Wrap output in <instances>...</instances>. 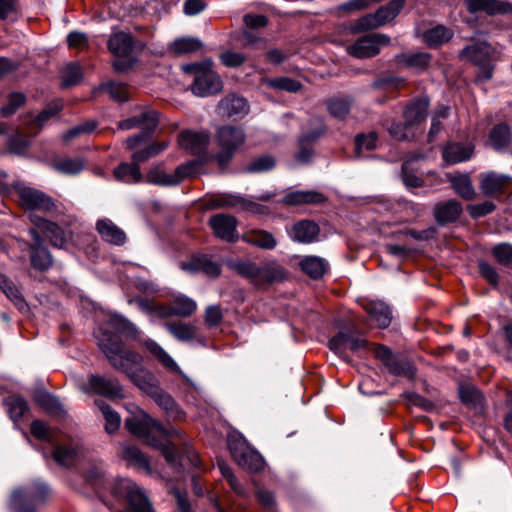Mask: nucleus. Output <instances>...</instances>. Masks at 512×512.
I'll use <instances>...</instances> for the list:
<instances>
[{"label":"nucleus","instance_id":"f257e3e1","mask_svg":"<svg viewBox=\"0 0 512 512\" xmlns=\"http://www.w3.org/2000/svg\"><path fill=\"white\" fill-rule=\"evenodd\" d=\"M125 427L131 434L159 449L173 468L179 470L184 466V462H188L193 467L199 466V456L192 446L183 443L181 447H176L169 440L172 435L180 436L178 430L168 431L162 424L145 413H142L140 417L125 419Z\"/></svg>","mask_w":512,"mask_h":512},{"label":"nucleus","instance_id":"f03ea898","mask_svg":"<svg viewBox=\"0 0 512 512\" xmlns=\"http://www.w3.org/2000/svg\"><path fill=\"white\" fill-rule=\"evenodd\" d=\"M96 338L98 347L114 369L125 374L135 386L148 396L158 391L160 387L158 379L143 367L141 356L126 349L116 334L100 329Z\"/></svg>","mask_w":512,"mask_h":512},{"label":"nucleus","instance_id":"7ed1b4c3","mask_svg":"<svg viewBox=\"0 0 512 512\" xmlns=\"http://www.w3.org/2000/svg\"><path fill=\"white\" fill-rule=\"evenodd\" d=\"M30 432L35 438L53 446V459L61 466L71 467L85 455V447L79 438H60L41 420L37 419L31 423Z\"/></svg>","mask_w":512,"mask_h":512},{"label":"nucleus","instance_id":"20e7f679","mask_svg":"<svg viewBox=\"0 0 512 512\" xmlns=\"http://www.w3.org/2000/svg\"><path fill=\"white\" fill-rule=\"evenodd\" d=\"M213 62L209 59L201 62L185 64L182 71L194 77L191 91L198 97H207L222 90V81L213 70Z\"/></svg>","mask_w":512,"mask_h":512},{"label":"nucleus","instance_id":"39448f33","mask_svg":"<svg viewBox=\"0 0 512 512\" xmlns=\"http://www.w3.org/2000/svg\"><path fill=\"white\" fill-rule=\"evenodd\" d=\"M430 100L427 96H421L411 100L403 109V123H393L389 127V133L399 141L410 140L414 137L411 130L421 124L428 115Z\"/></svg>","mask_w":512,"mask_h":512},{"label":"nucleus","instance_id":"423d86ee","mask_svg":"<svg viewBox=\"0 0 512 512\" xmlns=\"http://www.w3.org/2000/svg\"><path fill=\"white\" fill-rule=\"evenodd\" d=\"M246 133L240 126L223 125L215 133V142L220 151L214 155L219 167H226L237 150L245 143Z\"/></svg>","mask_w":512,"mask_h":512},{"label":"nucleus","instance_id":"0eeeda50","mask_svg":"<svg viewBox=\"0 0 512 512\" xmlns=\"http://www.w3.org/2000/svg\"><path fill=\"white\" fill-rule=\"evenodd\" d=\"M49 495V487L37 480L25 488L13 491L10 506L15 512H36L35 505L43 502Z\"/></svg>","mask_w":512,"mask_h":512},{"label":"nucleus","instance_id":"6e6552de","mask_svg":"<svg viewBox=\"0 0 512 512\" xmlns=\"http://www.w3.org/2000/svg\"><path fill=\"white\" fill-rule=\"evenodd\" d=\"M111 493L117 499L125 500L131 512H153L146 494L131 479H117L112 486Z\"/></svg>","mask_w":512,"mask_h":512},{"label":"nucleus","instance_id":"1a4fd4ad","mask_svg":"<svg viewBox=\"0 0 512 512\" xmlns=\"http://www.w3.org/2000/svg\"><path fill=\"white\" fill-rule=\"evenodd\" d=\"M460 56L479 68V79L484 81L491 79L493 63L497 58L496 52L490 44L486 42L474 43L465 47L461 51Z\"/></svg>","mask_w":512,"mask_h":512},{"label":"nucleus","instance_id":"9d476101","mask_svg":"<svg viewBox=\"0 0 512 512\" xmlns=\"http://www.w3.org/2000/svg\"><path fill=\"white\" fill-rule=\"evenodd\" d=\"M228 447L235 462L243 469L257 472L264 468V459L247 441L239 436L228 440Z\"/></svg>","mask_w":512,"mask_h":512},{"label":"nucleus","instance_id":"9b49d317","mask_svg":"<svg viewBox=\"0 0 512 512\" xmlns=\"http://www.w3.org/2000/svg\"><path fill=\"white\" fill-rule=\"evenodd\" d=\"M373 352L375 357L384 365L389 373L409 379L414 378L416 368L404 355L393 353L384 345L374 346Z\"/></svg>","mask_w":512,"mask_h":512},{"label":"nucleus","instance_id":"f8f14e48","mask_svg":"<svg viewBox=\"0 0 512 512\" xmlns=\"http://www.w3.org/2000/svg\"><path fill=\"white\" fill-rule=\"evenodd\" d=\"M79 387L84 393L97 394L109 399L124 397L123 387L115 377L92 374L87 382L80 383Z\"/></svg>","mask_w":512,"mask_h":512},{"label":"nucleus","instance_id":"ddd939ff","mask_svg":"<svg viewBox=\"0 0 512 512\" xmlns=\"http://www.w3.org/2000/svg\"><path fill=\"white\" fill-rule=\"evenodd\" d=\"M195 163L188 162L179 165L174 173L168 174L163 170L162 164L153 165L146 174V182L157 186H176L186 177L194 173Z\"/></svg>","mask_w":512,"mask_h":512},{"label":"nucleus","instance_id":"4468645a","mask_svg":"<svg viewBox=\"0 0 512 512\" xmlns=\"http://www.w3.org/2000/svg\"><path fill=\"white\" fill-rule=\"evenodd\" d=\"M15 193L21 206L27 210L53 212L56 209V205L52 198L35 188L28 187L23 184H16Z\"/></svg>","mask_w":512,"mask_h":512},{"label":"nucleus","instance_id":"2eb2a0df","mask_svg":"<svg viewBox=\"0 0 512 512\" xmlns=\"http://www.w3.org/2000/svg\"><path fill=\"white\" fill-rule=\"evenodd\" d=\"M209 140V135L205 132L187 130L180 134L178 143L181 148L197 156L200 162H207L214 159L215 155L208 152Z\"/></svg>","mask_w":512,"mask_h":512},{"label":"nucleus","instance_id":"dca6fc26","mask_svg":"<svg viewBox=\"0 0 512 512\" xmlns=\"http://www.w3.org/2000/svg\"><path fill=\"white\" fill-rule=\"evenodd\" d=\"M29 234L33 243L20 242V248L30 250V262L33 268L39 271H45L52 266V256L42 244V239L35 229H30Z\"/></svg>","mask_w":512,"mask_h":512},{"label":"nucleus","instance_id":"f3484780","mask_svg":"<svg viewBox=\"0 0 512 512\" xmlns=\"http://www.w3.org/2000/svg\"><path fill=\"white\" fill-rule=\"evenodd\" d=\"M208 224L211 227L214 235L226 242H236L238 240L237 232V219L229 214L218 213L212 215Z\"/></svg>","mask_w":512,"mask_h":512},{"label":"nucleus","instance_id":"a211bd4d","mask_svg":"<svg viewBox=\"0 0 512 512\" xmlns=\"http://www.w3.org/2000/svg\"><path fill=\"white\" fill-rule=\"evenodd\" d=\"M390 37L386 34L372 33L358 38L354 42V57L369 58L380 52L381 46H386Z\"/></svg>","mask_w":512,"mask_h":512},{"label":"nucleus","instance_id":"6ab92c4d","mask_svg":"<svg viewBox=\"0 0 512 512\" xmlns=\"http://www.w3.org/2000/svg\"><path fill=\"white\" fill-rule=\"evenodd\" d=\"M372 323L379 328H387L392 321L391 308L380 300H363L359 302Z\"/></svg>","mask_w":512,"mask_h":512},{"label":"nucleus","instance_id":"aec40b11","mask_svg":"<svg viewBox=\"0 0 512 512\" xmlns=\"http://www.w3.org/2000/svg\"><path fill=\"white\" fill-rule=\"evenodd\" d=\"M181 268L190 273L202 272L211 278H216L221 274V265L207 254L193 256L189 262H183Z\"/></svg>","mask_w":512,"mask_h":512},{"label":"nucleus","instance_id":"412c9836","mask_svg":"<svg viewBox=\"0 0 512 512\" xmlns=\"http://www.w3.org/2000/svg\"><path fill=\"white\" fill-rule=\"evenodd\" d=\"M327 200V196L317 190H294L287 192L279 202L286 206H300L320 205Z\"/></svg>","mask_w":512,"mask_h":512},{"label":"nucleus","instance_id":"4be33fe9","mask_svg":"<svg viewBox=\"0 0 512 512\" xmlns=\"http://www.w3.org/2000/svg\"><path fill=\"white\" fill-rule=\"evenodd\" d=\"M217 109L223 117L243 118L249 112V104L245 98L230 94L219 102Z\"/></svg>","mask_w":512,"mask_h":512},{"label":"nucleus","instance_id":"5701e85b","mask_svg":"<svg viewBox=\"0 0 512 512\" xmlns=\"http://www.w3.org/2000/svg\"><path fill=\"white\" fill-rule=\"evenodd\" d=\"M159 115L155 110H143L139 115L129 117L118 123L121 130L141 128L142 130L153 131L158 124Z\"/></svg>","mask_w":512,"mask_h":512},{"label":"nucleus","instance_id":"b1692460","mask_svg":"<svg viewBox=\"0 0 512 512\" xmlns=\"http://www.w3.org/2000/svg\"><path fill=\"white\" fill-rule=\"evenodd\" d=\"M462 211V204L454 199L438 202L433 208L435 221L441 226L455 222Z\"/></svg>","mask_w":512,"mask_h":512},{"label":"nucleus","instance_id":"393cba45","mask_svg":"<svg viewBox=\"0 0 512 512\" xmlns=\"http://www.w3.org/2000/svg\"><path fill=\"white\" fill-rule=\"evenodd\" d=\"M511 181V176L491 171L481 175L480 188L485 195L495 196L503 193Z\"/></svg>","mask_w":512,"mask_h":512},{"label":"nucleus","instance_id":"a878e982","mask_svg":"<svg viewBox=\"0 0 512 512\" xmlns=\"http://www.w3.org/2000/svg\"><path fill=\"white\" fill-rule=\"evenodd\" d=\"M288 271L276 260H266L261 264L259 287L280 283L287 279Z\"/></svg>","mask_w":512,"mask_h":512},{"label":"nucleus","instance_id":"bb28decb","mask_svg":"<svg viewBox=\"0 0 512 512\" xmlns=\"http://www.w3.org/2000/svg\"><path fill=\"white\" fill-rule=\"evenodd\" d=\"M227 266L241 277L247 279L255 287H259L261 265L250 259H238L227 262Z\"/></svg>","mask_w":512,"mask_h":512},{"label":"nucleus","instance_id":"cd10ccee","mask_svg":"<svg viewBox=\"0 0 512 512\" xmlns=\"http://www.w3.org/2000/svg\"><path fill=\"white\" fill-rule=\"evenodd\" d=\"M96 230L105 242L117 246L126 242L125 232L108 218L99 219L96 223Z\"/></svg>","mask_w":512,"mask_h":512},{"label":"nucleus","instance_id":"c85d7f7f","mask_svg":"<svg viewBox=\"0 0 512 512\" xmlns=\"http://www.w3.org/2000/svg\"><path fill=\"white\" fill-rule=\"evenodd\" d=\"M329 348L344 361H350L352 352V331L349 328L339 331L329 340Z\"/></svg>","mask_w":512,"mask_h":512},{"label":"nucleus","instance_id":"c756f323","mask_svg":"<svg viewBox=\"0 0 512 512\" xmlns=\"http://www.w3.org/2000/svg\"><path fill=\"white\" fill-rule=\"evenodd\" d=\"M37 232L39 231L46 236L52 245L62 247L66 241L64 230L56 223L48 221L44 218H36L34 220Z\"/></svg>","mask_w":512,"mask_h":512},{"label":"nucleus","instance_id":"7c9ffc66","mask_svg":"<svg viewBox=\"0 0 512 512\" xmlns=\"http://www.w3.org/2000/svg\"><path fill=\"white\" fill-rule=\"evenodd\" d=\"M470 12L484 11L489 15L504 14L512 11V5L496 0H465Z\"/></svg>","mask_w":512,"mask_h":512},{"label":"nucleus","instance_id":"2f4dec72","mask_svg":"<svg viewBox=\"0 0 512 512\" xmlns=\"http://www.w3.org/2000/svg\"><path fill=\"white\" fill-rule=\"evenodd\" d=\"M319 234L318 225L310 220H301L295 223L290 231L291 238L301 243L313 242Z\"/></svg>","mask_w":512,"mask_h":512},{"label":"nucleus","instance_id":"473e14b6","mask_svg":"<svg viewBox=\"0 0 512 512\" xmlns=\"http://www.w3.org/2000/svg\"><path fill=\"white\" fill-rule=\"evenodd\" d=\"M242 240L264 250H272L277 246V240L273 234L261 229H251L246 231L242 235Z\"/></svg>","mask_w":512,"mask_h":512},{"label":"nucleus","instance_id":"72a5a7b5","mask_svg":"<svg viewBox=\"0 0 512 512\" xmlns=\"http://www.w3.org/2000/svg\"><path fill=\"white\" fill-rule=\"evenodd\" d=\"M108 49L117 57L128 56L133 50V38L129 33H113L108 40Z\"/></svg>","mask_w":512,"mask_h":512},{"label":"nucleus","instance_id":"f704fd0d","mask_svg":"<svg viewBox=\"0 0 512 512\" xmlns=\"http://www.w3.org/2000/svg\"><path fill=\"white\" fill-rule=\"evenodd\" d=\"M114 177L127 184L140 183L143 180V175L140 171V166L135 162L121 163L113 171Z\"/></svg>","mask_w":512,"mask_h":512},{"label":"nucleus","instance_id":"c9c22d12","mask_svg":"<svg viewBox=\"0 0 512 512\" xmlns=\"http://www.w3.org/2000/svg\"><path fill=\"white\" fill-rule=\"evenodd\" d=\"M301 270L312 279H320L326 273L328 262L318 256H306L300 263Z\"/></svg>","mask_w":512,"mask_h":512},{"label":"nucleus","instance_id":"e433bc0d","mask_svg":"<svg viewBox=\"0 0 512 512\" xmlns=\"http://www.w3.org/2000/svg\"><path fill=\"white\" fill-rule=\"evenodd\" d=\"M472 153L473 147L470 145L451 143L443 149L442 156L447 164H456L469 160Z\"/></svg>","mask_w":512,"mask_h":512},{"label":"nucleus","instance_id":"4c0bfd02","mask_svg":"<svg viewBox=\"0 0 512 512\" xmlns=\"http://www.w3.org/2000/svg\"><path fill=\"white\" fill-rule=\"evenodd\" d=\"M142 344L165 368L180 372V368L174 359L156 341L148 338L143 340Z\"/></svg>","mask_w":512,"mask_h":512},{"label":"nucleus","instance_id":"58836bf2","mask_svg":"<svg viewBox=\"0 0 512 512\" xmlns=\"http://www.w3.org/2000/svg\"><path fill=\"white\" fill-rule=\"evenodd\" d=\"M85 163L81 157H63L55 159L51 167L58 173L65 175H77L84 169Z\"/></svg>","mask_w":512,"mask_h":512},{"label":"nucleus","instance_id":"ea45409f","mask_svg":"<svg viewBox=\"0 0 512 512\" xmlns=\"http://www.w3.org/2000/svg\"><path fill=\"white\" fill-rule=\"evenodd\" d=\"M398 64L415 70H424L430 62L431 56L425 52L401 53L396 56Z\"/></svg>","mask_w":512,"mask_h":512},{"label":"nucleus","instance_id":"a19ab883","mask_svg":"<svg viewBox=\"0 0 512 512\" xmlns=\"http://www.w3.org/2000/svg\"><path fill=\"white\" fill-rule=\"evenodd\" d=\"M165 328L174 338L181 342L192 341L197 332L195 325L181 321L167 322L165 323Z\"/></svg>","mask_w":512,"mask_h":512},{"label":"nucleus","instance_id":"79ce46f5","mask_svg":"<svg viewBox=\"0 0 512 512\" xmlns=\"http://www.w3.org/2000/svg\"><path fill=\"white\" fill-rule=\"evenodd\" d=\"M35 400L48 414L52 416L63 417L66 414V411L59 399L47 392L39 393Z\"/></svg>","mask_w":512,"mask_h":512},{"label":"nucleus","instance_id":"37998d69","mask_svg":"<svg viewBox=\"0 0 512 512\" xmlns=\"http://www.w3.org/2000/svg\"><path fill=\"white\" fill-rule=\"evenodd\" d=\"M5 406L14 423L21 420L29 410L27 401L20 395H11L7 397L5 399Z\"/></svg>","mask_w":512,"mask_h":512},{"label":"nucleus","instance_id":"c03bdc74","mask_svg":"<svg viewBox=\"0 0 512 512\" xmlns=\"http://www.w3.org/2000/svg\"><path fill=\"white\" fill-rule=\"evenodd\" d=\"M452 37V32L443 25H437L428 29L424 35V42L430 46L435 47L449 41Z\"/></svg>","mask_w":512,"mask_h":512},{"label":"nucleus","instance_id":"a18cd8bd","mask_svg":"<svg viewBox=\"0 0 512 512\" xmlns=\"http://www.w3.org/2000/svg\"><path fill=\"white\" fill-rule=\"evenodd\" d=\"M96 404L99 410L102 412L103 418L105 420V430L107 433L112 434L116 432L121 424L120 415L113 410L110 405L106 404L102 400L96 401Z\"/></svg>","mask_w":512,"mask_h":512},{"label":"nucleus","instance_id":"49530a36","mask_svg":"<svg viewBox=\"0 0 512 512\" xmlns=\"http://www.w3.org/2000/svg\"><path fill=\"white\" fill-rule=\"evenodd\" d=\"M0 289L4 292V294L14 302V304L18 307L19 310H24L26 308V303L21 296V293L17 286L4 274L0 272Z\"/></svg>","mask_w":512,"mask_h":512},{"label":"nucleus","instance_id":"de8ad7c7","mask_svg":"<svg viewBox=\"0 0 512 512\" xmlns=\"http://www.w3.org/2000/svg\"><path fill=\"white\" fill-rule=\"evenodd\" d=\"M121 457L144 470H149V460L144 453L137 447L131 445H124L121 447Z\"/></svg>","mask_w":512,"mask_h":512},{"label":"nucleus","instance_id":"09e8293b","mask_svg":"<svg viewBox=\"0 0 512 512\" xmlns=\"http://www.w3.org/2000/svg\"><path fill=\"white\" fill-rule=\"evenodd\" d=\"M172 313L175 316L180 317H189L191 316L197 309L196 302L184 295H180L175 297L172 302Z\"/></svg>","mask_w":512,"mask_h":512},{"label":"nucleus","instance_id":"8fccbe9b","mask_svg":"<svg viewBox=\"0 0 512 512\" xmlns=\"http://www.w3.org/2000/svg\"><path fill=\"white\" fill-rule=\"evenodd\" d=\"M451 186L455 193L465 200H472L475 196V190L470 178L467 175H460L451 178Z\"/></svg>","mask_w":512,"mask_h":512},{"label":"nucleus","instance_id":"3c124183","mask_svg":"<svg viewBox=\"0 0 512 512\" xmlns=\"http://www.w3.org/2000/svg\"><path fill=\"white\" fill-rule=\"evenodd\" d=\"M150 397L167 413V415L178 417L179 408L177 404L168 393L161 389V387H159L158 391H155Z\"/></svg>","mask_w":512,"mask_h":512},{"label":"nucleus","instance_id":"603ef678","mask_svg":"<svg viewBox=\"0 0 512 512\" xmlns=\"http://www.w3.org/2000/svg\"><path fill=\"white\" fill-rule=\"evenodd\" d=\"M404 4L405 0H392L386 6L380 7L375 13L381 26L395 19Z\"/></svg>","mask_w":512,"mask_h":512},{"label":"nucleus","instance_id":"864d4df0","mask_svg":"<svg viewBox=\"0 0 512 512\" xmlns=\"http://www.w3.org/2000/svg\"><path fill=\"white\" fill-rule=\"evenodd\" d=\"M168 146L169 143L166 141L160 143H153L144 149L135 151L132 154L131 159L140 166L141 163L148 161L152 157H155L162 151L166 150Z\"/></svg>","mask_w":512,"mask_h":512},{"label":"nucleus","instance_id":"5fc2aeb1","mask_svg":"<svg viewBox=\"0 0 512 512\" xmlns=\"http://www.w3.org/2000/svg\"><path fill=\"white\" fill-rule=\"evenodd\" d=\"M202 47V43L197 38H179L170 45V51L175 55L193 53Z\"/></svg>","mask_w":512,"mask_h":512},{"label":"nucleus","instance_id":"6e6d98bb","mask_svg":"<svg viewBox=\"0 0 512 512\" xmlns=\"http://www.w3.org/2000/svg\"><path fill=\"white\" fill-rule=\"evenodd\" d=\"M511 138L507 125L499 124L495 126L489 135V142L495 150H501L507 146Z\"/></svg>","mask_w":512,"mask_h":512},{"label":"nucleus","instance_id":"4d7b16f0","mask_svg":"<svg viewBox=\"0 0 512 512\" xmlns=\"http://www.w3.org/2000/svg\"><path fill=\"white\" fill-rule=\"evenodd\" d=\"M264 83L275 90L287 91L290 93H296L302 88V84L299 81L289 77L268 78Z\"/></svg>","mask_w":512,"mask_h":512},{"label":"nucleus","instance_id":"13d9d810","mask_svg":"<svg viewBox=\"0 0 512 512\" xmlns=\"http://www.w3.org/2000/svg\"><path fill=\"white\" fill-rule=\"evenodd\" d=\"M330 114L337 119H344L350 112V101L348 97H333L327 102Z\"/></svg>","mask_w":512,"mask_h":512},{"label":"nucleus","instance_id":"bf43d9fd","mask_svg":"<svg viewBox=\"0 0 512 512\" xmlns=\"http://www.w3.org/2000/svg\"><path fill=\"white\" fill-rule=\"evenodd\" d=\"M111 325L119 332L123 333L127 337L138 339L139 330L135 324L130 322L127 318L122 315H112L110 319Z\"/></svg>","mask_w":512,"mask_h":512},{"label":"nucleus","instance_id":"052dcab7","mask_svg":"<svg viewBox=\"0 0 512 512\" xmlns=\"http://www.w3.org/2000/svg\"><path fill=\"white\" fill-rule=\"evenodd\" d=\"M460 399L466 405L473 407L481 406L483 395L480 390L473 385H461L459 388Z\"/></svg>","mask_w":512,"mask_h":512},{"label":"nucleus","instance_id":"680f3d73","mask_svg":"<svg viewBox=\"0 0 512 512\" xmlns=\"http://www.w3.org/2000/svg\"><path fill=\"white\" fill-rule=\"evenodd\" d=\"M82 79V70L78 63L72 62L65 66L62 72L61 85L64 88L78 84Z\"/></svg>","mask_w":512,"mask_h":512},{"label":"nucleus","instance_id":"e2e57ef3","mask_svg":"<svg viewBox=\"0 0 512 512\" xmlns=\"http://www.w3.org/2000/svg\"><path fill=\"white\" fill-rule=\"evenodd\" d=\"M275 165L276 161L274 157L270 155H262L251 160L245 170L249 173H262L272 170Z\"/></svg>","mask_w":512,"mask_h":512},{"label":"nucleus","instance_id":"0e129e2a","mask_svg":"<svg viewBox=\"0 0 512 512\" xmlns=\"http://www.w3.org/2000/svg\"><path fill=\"white\" fill-rule=\"evenodd\" d=\"M97 127V123L94 120H86L71 129H69L63 136L65 141L72 140L74 138L80 137L82 135H87L92 133Z\"/></svg>","mask_w":512,"mask_h":512},{"label":"nucleus","instance_id":"69168bd1","mask_svg":"<svg viewBox=\"0 0 512 512\" xmlns=\"http://www.w3.org/2000/svg\"><path fill=\"white\" fill-rule=\"evenodd\" d=\"M24 102L25 96L22 93H11L8 97L7 104L0 109V114L3 117H9L13 115Z\"/></svg>","mask_w":512,"mask_h":512},{"label":"nucleus","instance_id":"338daca9","mask_svg":"<svg viewBox=\"0 0 512 512\" xmlns=\"http://www.w3.org/2000/svg\"><path fill=\"white\" fill-rule=\"evenodd\" d=\"M493 256L501 265L507 266L512 261V245L501 243L496 245L492 250Z\"/></svg>","mask_w":512,"mask_h":512},{"label":"nucleus","instance_id":"774afa93","mask_svg":"<svg viewBox=\"0 0 512 512\" xmlns=\"http://www.w3.org/2000/svg\"><path fill=\"white\" fill-rule=\"evenodd\" d=\"M114 100L125 102L128 100V92L126 87L121 83L110 82L102 87Z\"/></svg>","mask_w":512,"mask_h":512}]
</instances>
